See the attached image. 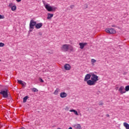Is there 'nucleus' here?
Returning a JSON list of instances; mask_svg holds the SVG:
<instances>
[{
    "mask_svg": "<svg viewBox=\"0 0 129 129\" xmlns=\"http://www.w3.org/2000/svg\"><path fill=\"white\" fill-rule=\"evenodd\" d=\"M91 80L94 81L96 83V81H98L99 79H98V76H97V75L94 74H92L91 73Z\"/></svg>",
    "mask_w": 129,
    "mask_h": 129,
    "instance_id": "obj_4",
    "label": "nucleus"
},
{
    "mask_svg": "<svg viewBox=\"0 0 129 129\" xmlns=\"http://www.w3.org/2000/svg\"><path fill=\"white\" fill-rule=\"evenodd\" d=\"M64 69H66V70H70V69H71V66H70V64H64Z\"/></svg>",
    "mask_w": 129,
    "mask_h": 129,
    "instance_id": "obj_12",
    "label": "nucleus"
},
{
    "mask_svg": "<svg viewBox=\"0 0 129 129\" xmlns=\"http://www.w3.org/2000/svg\"><path fill=\"white\" fill-rule=\"evenodd\" d=\"M59 90H59V89L56 88V89L55 90L54 92L53 93V94L54 95H58V93Z\"/></svg>",
    "mask_w": 129,
    "mask_h": 129,
    "instance_id": "obj_18",
    "label": "nucleus"
},
{
    "mask_svg": "<svg viewBox=\"0 0 129 129\" xmlns=\"http://www.w3.org/2000/svg\"><path fill=\"white\" fill-rule=\"evenodd\" d=\"M61 50L63 52H67L69 50V46L68 44L63 45Z\"/></svg>",
    "mask_w": 129,
    "mask_h": 129,
    "instance_id": "obj_6",
    "label": "nucleus"
},
{
    "mask_svg": "<svg viewBox=\"0 0 129 129\" xmlns=\"http://www.w3.org/2000/svg\"><path fill=\"white\" fill-rule=\"evenodd\" d=\"M91 78V75L88 74L85 76L84 81L87 82L88 81V80H89V79H90Z\"/></svg>",
    "mask_w": 129,
    "mask_h": 129,
    "instance_id": "obj_9",
    "label": "nucleus"
},
{
    "mask_svg": "<svg viewBox=\"0 0 129 129\" xmlns=\"http://www.w3.org/2000/svg\"><path fill=\"white\" fill-rule=\"evenodd\" d=\"M0 94L2 95L3 98H7V99L12 100V96L11 95V93H10V92H9V90L8 89L5 90H1L0 92Z\"/></svg>",
    "mask_w": 129,
    "mask_h": 129,
    "instance_id": "obj_1",
    "label": "nucleus"
},
{
    "mask_svg": "<svg viewBox=\"0 0 129 129\" xmlns=\"http://www.w3.org/2000/svg\"><path fill=\"white\" fill-rule=\"evenodd\" d=\"M67 93L66 92H61L60 94V97L61 98H65V97H67Z\"/></svg>",
    "mask_w": 129,
    "mask_h": 129,
    "instance_id": "obj_10",
    "label": "nucleus"
},
{
    "mask_svg": "<svg viewBox=\"0 0 129 129\" xmlns=\"http://www.w3.org/2000/svg\"><path fill=\"white\" fill-rule=\"evenodd\" d=\"M91 62H92V63H95V62H96V60H95L94 59H92Z\"/></svg>",
    "mask_w": 129,
    "mask_h": 129,
    "instance_id": "obj_26",
    "label": "nucleus"
},
{
    "mask_svg": "<svg viewBox=\"0 0 129 129\" xmlns=\"http://www.w3.org/2000/svg\"><path fill=\"white\" fill-rule=\"evenodd\" d=\"M13 3H10V4H9V7H10V8H12V7H13Z\"/></svg>",
    "mask_w": 129,
    "mask_h": 129,
    "instance_id": "obj_29",
    "label": "nucleus"
},
{
    "mask_svg": "<svg viewBox=\"0 0 129 129\" xmlns=\"http://www.w3.org/2000/svg\"><path fill=\"white\" fill-rule=\"evenodd\" d=\"M39 81L40 82H44V81L43 80V79H42V78H39Z\"/></svg>",
    "mask_w": 129,
    "mask_h": 129,
    "instance_id": "obj_30",
    "label": "nucleus"
},
{
    "mask_svg": "<svg viewBox=\"0 0 129 129\" xmlns=\"http://www.w3.org/2000/svg\"><path fill=\"white\" fill-rule=\"evenodd\" d=\"M43 26V23H36L35 25V28L36 29H40V28H42V26Z\"/></svg>",
    "mask_w": 129,
    "mask_h": 129,
    "instance_id": "obj_11",
    "label": "nucleus"
},
{
    "mask_svg": "<svg viewBox=\"0 0 129 129\" xmlns=\"http://www.w3.org/2000/svg\"><path fill=\"white\" fill-rule=\"evenodd\" d=\"M32 90L33 92H38V89H37L36 88H33L32 89Z\"/></svg>",
    "mask_w": 129,
    "mask_h": 129,
    "instance_id": "obj_22",
    "label": "nucleus"
},
{
    "mask_svg": "<svg viewBox=\"0 0 129 129\" xmlns=\"http://www.w3.org/2000/svg\"><path fill=\"white\" fill-rule=\"evenodd\" d=\"M79 45L80 49H83V48H84V44H83V43H80Z\"/></svg>",
    "mask_w": 129,
    "mask_h": 129,
    "instance_id": "obj_20",
    "label": "nucleus"
},
{
    "mask_svg": "<svg viewBox=\"0 0 129 129\" xmlns=\"http://www.w3.org/2000/svg\"><path fill=\"white\" fill-rule=\"evenodd\" d=\"M3 19H5V16L0 15V20H2Z\"/></svg>",
    "mask_w": 129,
    "mask_h": 129,
    "instance_id": "obj_24",
    "label": "nucleus"
},
{
    "mask_svg": "<svg viewBox=\"0 0 129 129\" xmlns=\"http://www.w3.org/2000/svg\"><path fill=\"white\" fill-rule=\"evenodd\" d=\"M1 61H2V60H1V59H0V62H1Z\"/></svg>",
    "mask_w": 129,
    "mask_h": 129,
    "instance_id": "obj_40",
    "label": "nucleus"
},
{
    "mask_svg": "<svg viewBox=\"0 0 129 129\" xmlns=\"http://www.w3.org/2000/svg\"><path fill=\"white\" fill-rule=\"evenodd\" d=\"M16 1H17V3H20V2H21V1H22V0H16Z\"/></svg>",
    "mask_w": 129,
    "mask_h": 129,
    "instance_id": "obj_37",
    "label": "nucleus"
},
{
    "mask_svg": "<svg viewBox=\"0 0 129 129\" xmlns=\"http://www.w3.org/2000/svg\"><path fill=\"white\" fill-rule=\"evenodd\" d=\"M11 10L13 11H16V10H17V7L16 6V5L12 6V7L11 8Z\"/></svg>",
    "mask_w": 129,
    "mask_h": 129,
    "instance_id": "obj_21",
    "label": "nucleus"
},
{
    "mask_svg": "<svg viewBox=\"0 0 129 129\" xmlns=\"http://www.w3.org/2000/svg\"><path fill=\"white\" fill-rule=\"evenodd\" d=\"M111 27L113 28L114 27H116V25H111Z\"/></svg>",
    "mask_w": 129,
    "mask_h": 129,
    "instance_id": "obj_35",
    "label": "nucleus"
},
{
    "mask_svg": "<svg viewBox=\"0 0 129 129\" xmlns=\"http://www.w3.org/2000/svg\"><path fill=\"white\" fill-rule=\"evenodd\" d=\"M74 127L77 129H81V125H80V124H76L74 125Z\"/></svg>",
    "mask_w": 129,
    "mask_h": 129,
    "instance_id": "obj_13",
    "label": "nucleus"
},
{
    "mask_svg": "<svg viewBox=\"0 0 129 129\" xmlns=\"http://www.w3.org/2000/svg\"><path fill=\"white\" fill-rule=\"evenodd\" d=\"M95 83H96L95 81H93V80H89L87 81V84L89 86H92V85H95Z\"/></svg>",
    "mask_w": 129,
    "mask_h": 129,
    "instance_id": "obj_7",
    "label": "nucleus"
},
{
    "mask_svg": "<svg viewBox=\"0 0 129 129\" xmlns=\"http://www.w3.org/2000/svg\"><path fill=\"white\" fill-rule=\"evenodd\" d=\"M129 91V85L126 86L125 87V91Z\"/></svg>",
    "mask_w": 129,
    "mask_h": 129,
    "instance_id": "obj_23",
    "label": "nucleus"
},
{
    "mask_svg": "<svg viewBox=\"0 0 129 129\" xmlns=\"http://www.w3.org/2000/svg\"><path fill=\"white\" fill-rule=\"evenodd\" d=\"M17 82H18V83H19V84H21V85H22V86H25V84H24V83H23V81L20 80H17Z\"/></svg>",
    "mask_w": 129,
    "mask_h": 129,
    "instance_id": "obj_16",
    "label": "nucleus"
},
{
    "mask_svg": "<svg viewBox=\"0 0 129 129\" xmlns=\"http://www.w3.org/2000/svg\"><path fill=\"white\" fill-rule=\"evenodd\" d=\"M45 8L48 12H55L57 10V7L54 6L51 7L49 4L45 5Z\"/></svg>",
    "mask_w": 129,
    "mask_h": 129,
    "instance_id": "obj_3",
    "label": "nucleus"
},
{
    "mask_svg": "<svg viewBox=\"0 0 129 129\" xmlns=\"http://www.w3.org/2000/svg\"><path fill=\"white\" fill-rule=\"evenodd\" d=\"M38 35L39 36H42V33H41V32L38 33Z\"/></svg>",
    "mask_w": 129,
    "mask_h": 129,
    "instance_id": "obj_34",
    "label": "nucleus"
},
{
    "mask_svg": "<svg viewBox=\"0 0 129 129\" xmlns=\"http://www.w3.org/2000/svg\"><path fill=\"white\" fill-rule=\"evenodd\" d=\"M70 111L71 112H74L75 113V114H76V115H78V112H77V111H76V110L71 109L70 110Z\"/></svg>",
    "mask_w": 129,
    "mask_h": 129,
    "instance_id": "obj_15",
    "label": "nucleus"
},
{
    "mask_svg": "<svg viewBox=\"0 0 129 129\" xmlns=\"http://www.w3.org/2000/svg\"><path fill=\"white\" fill-rule=\"evenodd\" d=\"M36 24H37V22L33 20H31L30 21V22L29 24V33H31V32H32L34 30V27H35V26H36Z\"/></svg>",
    "mask_w": 129,
    "mask_h": 129,
    "instance_id": "obj_2",
    "label": "nucleus"
},
{
    "mask_svg": "<svg viewBox=\"0 0 129 129\" xmlns=\"http://www.w3.org/2000/svg\"><path fill=\"white\" fill-rule=\"evenodd\" d=\"M5 46V43L1 42L0 43V47H4Z\"/></svg>",
    "mask_w": 129,
    "mask_h": 129,
    "instance_id": "obj_25",
    "label": "nucleus"
},
{
    "mask_svg": "<svg viewBox=\"0 0 129 129\" xmlns=\"http://www.w3.org/2000/svg\"><path fill=\"white\" fill-rule=\"evenodd\" d=\"M2 126H3V124L1 122H0V128L1 127H2Z\"/></svg>",
    "mask_w": 129,
    "mask_h": 129,
    "instance_id": "obj_33",
    "label": "nucleus"
},
{
    "mask_svg": "<svg viewBox=\"0 0 129 129\" xmlns=\"http://www.w3.org/2000/svg\"><path fill=\"white\" fill-rule=\"evenodd\" d=\"M84 7L85 9H87V8H88V6L87 5V4H85Z\"/></svg>",
    "mask_w": 129,
    "mask_h": 129,
    "instance_id": "obj_28",
    "label": "nucleus"
},
{
    "mask_svg": "<svg viewBox=\"0 0 129 129\" xmlns=\"http://www.w3.org/2000/svg\"><path fill=\"white\" fill-rule=\"evenodd\" d=\"M69 129H73V128H72V127H70L69 128Z\"/></svg>",
    "mask_w": 129,
    "mask_h": 129,
    "instance_id": "obj_38",
    "label": "nucleus"
},
{
    "mask_svg": "<svg viewBox=\"0 0 129 129\" xmlns=\"http://www.w3.org/2000/svg\"><path fill=\"white\" fill-rule=\"evenodd\" d=\"M84 46H86V45H87V43L85 42L84 43H83Z\"/></svg>",
    "mask_w": 129,
    "mask_h": 129,
    "instance_id": "obj_32",
    "label": "nucleus"
},
{
    "mask_svg": "<svg viewBox=\"0 0 129 129\" xmlns=\"http://www.w3.org/2000/svg\"><path fill=\"white\" fill-rule=\"evenodd\" d=\"M105 32L109 34H115V30L113 28H107L105 29Z\"/></svg>",
    "mask_w": 129,
    "mask_h": 129,
    "instance_id": "obj_5",
    "label": "nucleus"
},
{
    "mask_svg": "<svg viewBox=\"0 0 129 129\" xmlns=\"http://www.w3.org/2000/svg\"><path fill=\"white\" fill-rule=\"evenodd\" d=\"M99 105H103V103H102V102H101V103H99Z\"/></svg>",
    "mask_w": 129,
    "mask_h": 129,
    "instance_id": "obj_31",
    "label": "nucleus"
},
{
    "mask_svg": "<svg viewBox=\"0 0 129 129\" xmlns=\"http://www.w3.org/2000/svg\"><path fill=\"white\" fill-rule=\"evenodd\" d=\"M106 116H107V117H109V114H106Z\"/></svg>",
    "mask_w": 129,
    "mask_h": 129,
    "instance_id": "obj_36",
    "label": "nucleus"
},
{
    "mask_svg": "<svg viewBox=\"0 0 129 129\" xmlns=\"http://www.w3.org/2000/svg\"><path fill=\"white\" fill-rule=\"evenodd\" d=\"M47 19L48 20H49V19H52V18H53V16H54V15L52 14H50V13H48L47 14Z\"/></svg>",
    "mask_w": 129,
    "mask_h": 129,
    "instance_id": "obj_14",
    "label": "nucleus"
},
{
    "mask_svg": "<svg viewBox=\"0 0 129 129\" xmlns=\"http://www.w3.org/2000/svg\"><path fill=\"white\" fill-rule=\"evenodd\" d=\"M118 91L121 94H123V93H125V90H124V87L123 86H121L119 88Z\"/></svg>",
    "mask_w": 129,
    "mask_h": 129,
    "instance_id": "obj_8",
    "label": "nucleus"
},
{
    "mask_svg": "<svg viewBox=\"0 0 129 129\" xmlns=\"http://www.w3.org/2000/svg\"><path fill=\"white\" fill-rule=\"evenodd\" d=\"M21 129H25V127H22Z\"/></svg>",
    "mask_w": 129,
    "mask_h": 129,
    "instance_id": "obj_39",
    "label": "nucleus"
},
{
    "mask_svg": "<svg viewBox=\"0 0 129 129\" xmlns=\"http://www.w3.org/2000/svg\"><path fill=\"white\" fill-rule=\"evenodd\" d=\"M28 98H29V96H26L23 98V103H24L27 102V99H28Z\"/></svg>",
    "mask_w": 129,
    "mask_h": 129,
    "instance_id": "obj_19",
    "label": "nucleus"
},
{
    "mask_svg": "<svg viewBox=\"0 0 129 129\" xmlns=\"http://www.w3.org/2000/svg\"><path fill=\"white\" fill-rule=\"evenodd\" d=\"M74 7H75L74 5H71L70 6L71 10H73V8H74Z\"/></svg>",
    "mask_w": 129,
    "mask_h": 129,
    "instance_id": "obj_27",
    "label": "nucleus"
},
{
    "mask_svg": "<svg viewBox=\"0 0 129 129\" xmlns=\"http://www.w3.org/2000/svg\"><path fill=\"white\" fill-rule=\"evenodd\" d=\"M123 125H124V127H125V128L129 129V124H128V123L125 122L123 123Z\"/></svg>",
    "mask_w": 129,
    "mask_h": 129,
    "instance_id": "obj_17",
    "label": "nucleus"
}]
</instances>
